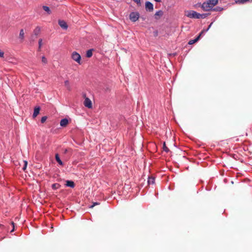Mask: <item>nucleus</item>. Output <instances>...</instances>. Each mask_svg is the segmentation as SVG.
<instances>
[{
    "mask_svg": "<svg viewBox=\"0 0 252 252\" xmlns=\"http://www.w3.org/2000/svg\"><path fill=\"white\" fill-rule=\"evenodd\" d=\"M71 57L73 60H74V61L77 62L79 64H81V57L79 53H78L77 52H75V51L73 52L71 54Z\"/></svg>",
    "mask_w": 252,
    "mask_h": 252,
    "instance_id": "nucleus-1",
    "label": "nucleus"
},
{
    "mask_svg": "<svg viewBox=\"0 0 252 252\" xmlns=\"http://www.w3.org/2000/svg\"><path fill=\"white\" fill-rule=\"evenodd\" d=\"M139 16V13L137 12H131L129 14V19L131 21L135 22L138 20Z\"/></svg>",
    "mask_w": 252,
    "mask_h": 252,
    "instance_id": "nucleus-2",
    "label": "nucleus"
},
{
    "mask_svg": "<svg viewBox=\"0 0 252 252\" xmlns=\"http://www.w3.org/2000/svg\"><path fill=\"white\" fill-rule=\"evenodd\" d=\"M187 16L191 18L199 19L200 13H198L194 11H188Z\"/></svg>",
    "mask_w": 252,
    "mask_h": 252,
    "instance_id": "nucleus-3",
    "label": "nucleus"
},
{
    "mask_svg": "<svg viewBox=\"0 0 252 252\" xmlns=\"http://www.w3.org/2000/svg\"><path fill=\"white\" fill-rule=\"evenodd\" d=\"M201 7L206 11H209L213 8L212 6H211L210 4L208 1L203 2L202 4Z\"/></svg>",
    "mask_w": 252,
    "mask_h": 252,
    "instance_id": "nucleus-4",
    "label": "nucleus"
},
{
    "mask_svg": "<svg viewBox=\"0 0 252 252\" xmlns=\"http://www.w3.org/2000/svg\"><path fill=\"white\" fill-rule=\"evenodd\" d=\"M84 105L88 108H92V103L90 98L88 97H85L84 102Z\"/></svg>",
    "mask_w": 252,
    "mask_h": 252,
    "instance_id": "nucleus-5",
    "label": "nucleus"
},
{
    "mask_svg": "<svg viewBox=\"0 0 252 252\" xmlns=\"http://www.w3.org/2000/svg\"><path fill=\"white\" fill-rule=\"evenodd\" d=\"M145 8L146 10L152 11L154 9L153 4L150 1H146L145 3Z\"/></svg>",
    "mask_w": 252,
    "mask_h": 252,
    "instance_id": "nucleus-6",
    "label": "nucleus"
},
{
    "mask_svg": "<svg viewBox=\"0 0 252 252\" xmlns=\"http://www.w3.org/2000/svg\"><path fill=\"white\" fill-rule=\"evenodd\" d=\"M163 15V12L161 10L157 11L155 14V18L156 20H158Z\"/></svg>",
    "mask_w": 252,
    "mask_h": 252,
    "instance_id": "nucleus-7",
    "label": "nucleus"
},
{
    "mask_svg": "<svg viewBox=\"0 0 252 252\" xmlns=\"http://www.w3.org/2000/svg\"><path fill=\"white\" fill-rule=\"evenodd\" d=\"M59 24L61 28L63 29H67V25L66 22L63 20H59Z\"/></svg>",
    "mask_w": 252,
    "mask_h": 252,
    "instance_id": "nucleus-8",
    "label": "nucleus"
},
{
    "mask_svg": "<svg viewBox=\"0 0 252 252\" xmlns=\"http://www.w3.org/2000/svg\"><path fill=\"white\" fill-rule=\"evenodd\" d=\"M205 31L203 30L199 34V35L194 39L193 40H190L189 42V44H192L194 43H195L196 42H197L200 38L201 34H202V33L204 32Z\"/></svg>",
    "mask_w": 252,
    "mask_h": 252,
    "instance_id": "nucleus-9",
    "label": "nucleus"
},
{
    "mask_svg": "<svg viewBox=\"0 0 252 252\" xmlns=\"http://www.w3.org/2000/svg\"><path fill=\"white\" fill-rule=\"evenodd\" d=\"M68 124V121L67 119H63L60 122V125L62 126L65 127Z\"/></svg>",
    "mask_w": 252,
    "mask_h": 252,
    "instance_id": "nucleus-10",
    "label": "nucleus"
},
{
    "mask_svg": "<svg viewBox=\"0 0 252 252\" xmlns=\"http://www.w3.org/2000/svg\"><path fill=\"white\" fill-rule=\"evenodd\" d=\"M65 185L67 187H69L72 188H73L75 187V184L74 182L72 181L67 180L66 181V184Z\"/></svg>",
    "mask_w": 252,
    "mask_h": 252,
    "instance_id": "nucleus-11",
    "label": "nucleus"
},
{
    "mask_svg": "<svg viewBox=\"0 0 252 252\" xmlns=\"http://www.w3.org/2000/svg\"><path fill=\"white\" fill-rule=\"evenodd\" d=\"M40 109V108L39 107H35L34 108L33 114L32 115L33 118H35L38 115V114L39 113Z\"/></svg>",
    "mask_w": 252,
    "mask_h": 252,
    "instance_id": "nucleus-12",
    "label": "nucleus"
},
{
    "mask_svg": "<svg viewBox=\"0 0 252 252\" xmlns=\"http://www.w3.org/2000/svg\"><path fill=\"white\" fill-rule=\"evenodd\" d=\"M207 1L210 4L211 6L213 7L218 3V0H208Z\"/></svg>",
    "mask_w": 252,
    "mask_h": 252,
    "instance_id": "nucleus-13",
    "label": "nucleus"
},
{
    "mask_svg": "<svg viewBox=\"0 0 252 252\" xmlns=\"http://www.w3.org/2000/svg\"><path fill=\"white\" fill-rule=\"evenodd\" d=\"M55 158H56V161L58 162V163L61 165H63V162H62V161L61 160L60 158V157H59V155L58 154H56V155H55Z\"/></svg>",
    "mask_w": 252,
    "mask_h": 252,
    "instance_id": "nucleus-14",
    "label": "nucleus"
},
{
    "mask_svg": "<svg viewBox=\"0 0 252 252\" xmlns=\"http://www.w3.org/2000/svg\"><path fill=\"white\" fill-rule=\"evenodd\" d=\"M249 0H235V3L239 4H244Z\"/></svg>",
    "mask_w": 252,
    "mask_h": 252,
    "instance_id": "nucleus-15",
    "label": "nucleus"
},
{
    "mask_svg": "<svg viewBox=\"0 0 252 252\" xmlns=\"http://www.w3.org/2000/svg\"><path fill=\"white\" fill-rule=\"evenodd\" d=\"M155 178L153 177H149L148 178V183L149 185H150V184H154L155 183Z\"/></svg>",
    "mask_w": 252,
    "mask_h": 252,
    "instance_id": "nucleus-16",
    "label": "nucleus"
},
{
    "mask_svg": "<svg viewBox=\"0 0 252 252\" xmlns=\"http://www.w3.org/2000/svg\"><path fill=\"white\" fill-rule=\"evenodd\" d=\"M93 49H92L88 50L87 51L86 57L87 58H91L93 56Z\"/></svg>",
    "mask_w": 252,
    "mask_h": 252,
    "instance_id": "nucleus-17",
    "label": "nucleus"
},
{
    "mask_svg": "<svg viewBox=\"0 0 252 252\" xmlns=\"http://www.w3.org/2000/svg\"><path fill=\"white\" fill-rule=\"evenodd\" d=\"M24 34L25 32L23 29H21L19 33V38L21 39V40H23L24 38Z\"/></svg>",
    "mask_w": 252,
    "mask_h": 252,
    "instance_id": "nucleus-18",
    "label": "nucleus"
},
{
    "mask_svg": "<svg viewBox=\"0 0 252 252\" xmlns=\"http://www.w3.org/2000/svg\"><path fill=\"white\" fill-rule=\"evenodd\" d=\"M64 85L66 87L67 89L69 91L71 90V87L69 81L66 80L64 81Z\"/></svg>",
    "mask_w": 252,
    "mask_h": 252,
    "instance_id": "nucleus-19",
    "label": "nucleus"
},
{
    "mask_svg": "<svg viewBox=\"0 0 252 252\" xmlns=\"http://www.w3.org/2000/svg\"><path fill=\"white\" fill-rule=\"evenodd\" d=\"M61 187V185L59 184L58 183H55L52 184V188L53 189H59Z\"/></svg>",
    "mask_w": 252,
    "mask_h": 252,
    "instance_id": "nucleus-20",
    "label": "nucleus"
},
{
    "mask_svg": "<svg viewBox=\"0 0 252 252\" xmlns=\"http://www.w3.org/2000/svg\"><path fill=\"white\" fill-rule=\"evenodd\" d=\"M223 8L218 6V7H216L214 8V9H213V10L216 11H221L223 10Z\"/></svg>",
    "mask_w": 252,
    "mask_h": 252,
    "instance_id": "nucleus-21",
    "label": "nucleus"
},
{
    "mask_svg": "<svg viewBox=\"0 0 252 252\" xmlns=\"http://www.w3.org/2000/svg\"><path fill=\"white\" fill-rule=\"evenodd\" d=\"M43 9L46 12H47L49 14H50L51 13V11H50V8L49 7L47 6H43Z\"/></svg>",
    "mask_w": 252,
    "mask_h": 252,
    "instance_id": "nucleus-22",
    "label": "nucleus"
},
{
    "mask_svg": "<svg viewBox=\"0 0 252 252\" xmlns=\"http://www.w3.org/2000/svg\"><path fill=\"white\" fill-rule=\"evenodd\" d=\"M163 150L166 152H168L169 151V149L168 148V147H166L165 143L164 142L163 145Z\"/></svg>",
    "mask_w": 252,
    "mask_h": 252,
    "instance_id": "nucleus-23",
    "label": "nucleus"
},
{
    "mask_svg": "<svg viewBox=\"0 0 252 252\" xmlns=\"http://www.w3.org/2000/svg\"><path fill=\"white\" fill-rule=\"evenodd\" d=\"M40 29L39 27H36V29L34 31V32L35 34L37 35L40 32Z\"/></svg>",
    "mask_w": 252,
    "mask_h": 252,
    "instance_id": "nucleus-24",
    "label": "nucleus"
},
{
    "mask_svg": "<svg viewBox=\"0 0 252 252\" xmlns=\"http://www.w3.org/2000/svg\"><path fill=\"white\" fill-rule=\"evenodd\" d=\"M38 44H39L38 50H40L41 48L42 45V39H40L39 40V41H38Z\"/></svg>",
    "mask_w": 252,
    "mask_h": 252,
    "instance_id": "nucleus-25",
    "label": "nucleus"
},
{
    "mask_svg": "<svg viewBox=\"0 0 252 252\" xmlns=\"http://www.w3.org/2000/svg\"><path fill=\"white\" fill-rule=\"evenodd\" d=\"M47 117L46 116H43L41 118V122L44 123L47 120Z\"/></svg>",
    "mask_w": 252,
    "mask_h": 252,
    "instance_id": "nucleus-26",
    "label": "nucleus"
},
{
    "mask_svg": "<svg viewBox=\"0 0 252 252\" xmlns=\"http://www.w3.org/2000/svg\"><path fill=\"white\" fill-rule=\"evenodd\" d=\"M42 62L44 63H47L46 58L44 56L42 57Z\"/></svg>",
    "mask_w": 252,
    "mask_h": 252,
    "instance_id": "nucleus-27",
    "label": "nucleus"
},
{
    "mask_svg": "<svg viewBox=\"0 0 252 252\" xmlns=\"http://www.w3.org/2000/svg\"><path fill=\"white\" fill-rule=\"evenodd\" d=\"M28 162L27 161H24V166L23 167V170L25 171L26 169L27 166Z\"/></svg>",
    "mask_w": 252,
    "mask_h": 252,
    "instance_id": "nucleus-28",
    "label": "nucleus"
},
{
    "mask_svg": "<svg viewBox=\"0 0 252 252\" xmlns=\"http://www.w3.org/2000/svg\"><path fill=\"white\" fill-rule=\"evenodd\" d=\"M207 16V14H200L199 18H205Z\"/></svg>",
    "mask_w": 252,
    "mask_h": 252,
    "instance_id": "nucleus-29",
    "label": "nucleus"
},
{
    "mask_svg": "<svg viewBox=\"0 0 252 252\" xmlns=\"http://www.w3.org/2000/svg\"><path fill=\"white\" fill-rule=\"evenodd\" d=\"M4 57V52L0 50V58Z\"/></svg>",
    "mask_w": 252,
    "mask_h": 252,
    "instance_id": "nucleus-30",
    "label": "nucleus"
},
{
    "mask_svg": "<svg viewBox=\"0 0 252 252\" xmlns=\"http://www.w3.org/2000/svg\"><path fill=\"white\" fill-rule=\"evenodd\" d=\"M135 2H136L137 4L140 5V0H133Z\"/></svg>",
    "mask_w": 252,
    "mask_h": 252,
    "instance_id": "nucleus-31",
    "label": "nucleus"
},
{
    "mask_svg": "<svg viewBox=\"0 0 252 252\" xmlns=\"http://www.w3.org/2000/svg\"><path fill=\"white\" fill-rule=\"evenodd\" d=\"M99 204V203H97V202H94L93 203V204L90 207L91 208H93L94 206L96 205H98Z\"/></svg>",
    "mask_w": 252,
    "mask_h": 252,
    "instance_id": "nucleus-32",
    "label": "nucleus"
},
{
    "mask_svg": "<svg viewBox=\"0 0 252 252\" xmlns=\"http://www.w3.org/2000/svg\"><path fill=\"white\" fill-rule=\"evenodd\" d=\"M11 224L13 225V228L12 230L11 231V232H13L14 230V223L13 221H12Z\"/></svg>",
    "mask_w": 252,
    "mask_h": 252,
    "instance_id": "nucleus-33",
    "label": "nucleus"
},
{
    "mask_svg": "<svg viewBox=\"0 0 252 252\" xmlns=\"http://www.w3.org/2000/svg\"><path fill=\"white\" fill-rule=\"evenodd\" d=\"M212 24V23L210 24V25L209 26L208 29L206 30V31H207L211 28Z\"/></svg>",
    "mask_w": 252,
    "mask_h": 252,
    "instance_id": "nucleus-34",
    "label": "nucleus"
},
{
    "mask_svg": "<svg viewBox=\"0 0 252 252\" xmlns=\"http://www.w3.org/2000/svg\"><path fill=\"white\" fill-rule=\"evenodd\" d=\"M67 152H68V150L66 149H64L63 153H64V154H66L67 153Z\"/></svg>",
    "mask_w": 252,
    "mask_h": 252,
    "instance_id": "nucleus-35",
    "label": "nucleus"
},
{
    "mask_svg": "<svg viewBox=\"0 0 252 252\" xmlns=\"http://www.w3.org/2000/svg\"><path fill=\"white\" fill-rule=\"evenodd\" d=\"M0 227H1L2 228H4V225L0 224Z\"/></svg>",
    "mask_w": 252,
    "mask_h": 252,
    "instance_id": "nucleus-36",
    "label": "nucleus"
},
{
    "mask_svg": "<svg viewBox=\"0 0 252 252\" xmlns=\"http://www.w3.org/2000/svg\"><path fill=\"white\" fill-rule=\"evenodd\" d=\"M155 1H156V2H160L161 0H154Z\"/></svg>",
    "mask_w": 252,
    "mask_h": 252,
    "instance_id": "nucleus-37",
    "label": "nucleus"
}]
</instances>
